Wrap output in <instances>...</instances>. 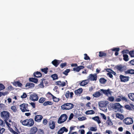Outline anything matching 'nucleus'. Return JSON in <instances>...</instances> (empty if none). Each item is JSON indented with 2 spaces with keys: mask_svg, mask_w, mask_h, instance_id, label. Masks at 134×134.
I'll return each mask as SVG.
<instances>
[{
  "mask_svg": "<svg viewBox=\"0 0 134 134\" xmlns=\"http://www.w3.org/2000/svg\"><path fill=\"white\" fill-rule=\"evenodd\" d=\"M112 92L110 91V89L108 88L107 90H104L103 89H100L98 91L94 92L92 95L93 96L96 98H98L101 95H103V94L105 96L109 97L111 96V94Z\"/></svg>",
  "mask_w": 134,
  "mask_h": 134,
  "instance_id": "f257e3e1",
  "label": "nucleus"
},
{
  "mask_svg": "<svg viewBox=\"0 0 134 134\" xmlns=\"http://www.w3.org/2000/svg\"><path fill=\"white\" fill-rule=\"evenodd\" d=\"M20 122L22 124L25 126H27L28 127L32 126L34 124V121L32 118L27 119L23 120H21Z\"/></svg>",
  "mask_w": 134,
  "mask_h": 134,
  "instance_id": "f03ea898",
  "label": "nucleus"
},
{
  "mask_svg": "<svg viewBox=\"0 0 134 134\" xmlns=\"http://www.w3.org/2000/svg\"><path fill=\"white\" fill-rule=\"evenodd\" d=\"M111 107L115 110V112L122 113L123 110L122 108L123 107L119 103L113 104L111 105Z\"/></svg>",
  "mask_w": 134,
  "mask_h": 134,
  "instance_id": "7ed1b4c3",
  "label": "nucleus"
},
{
  "mask_svg": "<svg viewBox=\"0 0 134 134\" xmlns=\"http://www.w3.org/2000/svg\"><path fill=\"white\" fill-rule=\"evenodd\" d=\"M0 114L1 117L4 121L8 120L9 118L10 113L8 111H3L1 112Z\"/></svg>",
  "mask_w": 134,
  "mask_h": 134,
  "instance_id": "20e7f679",
  "label": "nucleus"
},
{
  "mask_svg": "<svg viewBox=\"0 0 134 134\" xmlns=\"http://www.w3.org/2000/svg\"><path fill=\"white\" fill-rule=\"evenodd\" d=\"M74 105L70 103H67L64 104L61 106V108L63 110H69L72 109Z\"/></svg>",
  "mask_w": 134,
  "mask_h": 134,
  "instance_id": "39448f33",
  "label": "nucleus"
},
{
  "mask_svg": "<svg viewBox=\"0 0 134 134\" xmlns=\"http://www.w3.org/2000/svg\"><path fill=\"white\" fill-rule=\"evenodd\" d=\"M68 118V116L66 114L62 115L59 118L58 122L59 124H61L65 121Z\"/></svg>",
  "mask_w": 134,
  "mask_h": 134,
  "instance_id": "423d86ee",
  "label": "nucleus"
},
{
  "mask_svg": "<svg viewBox=\"0 0 134 134\" xmlns=\"http://www.w3.org/2000/svg\"><path fill=\"white\" fill-rule=\"evenodd\" d=\"M28 106L27 104L23 103L20 105V109L22 112L29 111V110L28 108Z\"/></svg>",
  "mask_w": 134,
  "mask_h": 134,
  "instance_id": "0eeeda50",
  "label": "nucleus"
},
{
  "mask_svg": "<svg viewBox=\"0 0 134 134\" xmlns=\"http://www.w3.org/2000/svg\"><path fill=\"white\" fill-rule=\"evenodd\" d=\"M123 122L126 125H130L133 123V120L132 118L127 117L124 120Z\"/></svg>",
  "mask_w": 134,
  "mask_h": 134,
  "instance_id": "6e6552de",
  "label": "nucleus"
},
{
  "mask_svg": "<svg viewBox=\"0 0 134 134\" xmlns=\"http://www.w3.org/2000/svg\"><path fill=\"white\" fill-rule=\"evenodd\" d=\"M118 97L119 98H117L116 99V101L117 102H120L121 100L125 102H128L130 101V100L126 98L125 97H123L122 95L119 96Z\"/></svg>",
  "mask_w": 134,
  "mask_h": 134,
  "instance_id": "1a4fd4ad",
  "label": "nucleus"
},
{
  "mask_svg": "<svg viewBox=\"0 0 134 134\" xmlns=\"http://www.w3.org/2000/svg\"><path fill=\"white\" fill-rule=\"evenodd\" d=\"M124 108L127 110H134V105L132 103H130L125 105Z\"/></svg>",
  "mask_w": 134,
  "mask_h": 134,
  "instance_id": "9d476101",
  "label": "nucleus"
},
{
  "mask_svg": "<svg viewBox=\"0 0 134 134\" xmlns=\"http://www.w3.org/2000/svg\"><path fill=\"white\" fill-rule=\"evenodd\" d=\"M30 99L34 102L37 101L38 100V97L37 94L34 93L30 95Z\"/></svg>",
  "mask_w": 134,
  "mask_h": 134,
  "instance_id": "9b49d317",
  "label": "nucleus"
},
{
  "mask_svg": "<svg viewBox=\"0 0 134 134\" xmlns=\"http://www.w3.org/2000/svg\"><path fill=\"white\" fill-rule=\"evenodd\" d=\"M115 68L121 72H122L126 69V67L125 66H122L120 65L116 66Z\"/></svg>",
  "mask_w": 134,
  "mask_h": 134,
  "instance_id": "f8f14e48",
  "label": "nucleus"
},
{
  "mask_svg": "<svg viewBox=\"0 0 134 134\" xmlns=\"http://www.w3.org/2000/svg\"><path fill=\"white\" fill-rule=\"evenodd\" d=\"M88 79L92 81H96L97 80V74H91L89 75Z\"/></svg>",
  "mask_w": 134,
  "mask_h": 134,
  "instance_id": "ddd939ff",
  "label": "nucleus"
},
{
  "mask_svg": "<svg viewBox=\"0 0 134 134\" xmlns=\"http://www.w3.org/2000/svg\"><path fill=\"white\" fill-rule=\"evenodd\" d=\"M119 78L121 81L126 82L129 80V76H124L122 75H120Z\"/></svg>",
  "mask_w": 134,
  "mask_h": 134,
  "instance_id": "4468645a",
  "label": "nucleus"
},
{
  "mask_svg": "<svg viewBox=\"0 0 134 134\" xmlns=\"http://www.w3.org/2000/svg\"><path fill=\"white\" fill-rule=\"evenodd\" d=\"M68 131V130L65 127H63L61 128L58 131L57 133L58 134H62L64 132H67Z\"/></svg>",
  "mask_w": 134,
  "mask_h": 134,
  "instance_id": "2eb2a0df",
  "label": "nucleus"
},
{
  "mask_svg": "<svg viewBox=\"0 0 134 134\" xmlns=\"http://www.w3.org/2000/svg\"><path fill=\"white\" fill-rule=\"evenodd\" d=\"M43 118V117L42 115H37L35 116V120L37 122H39L41 121Z\"/></svg>",
  "mask_w": 134,
  "mask_h": 134,
  "instance_id": "dca6fc26",
  "label": "nucleus"
},
{
  "mask_svg": "<svg viewBox=\"0 0 134 134\" xmlns=\"http://www.w3.org/2000/svg\"><path fill=\"white\" fill-rule=\"evenodd\" d=\"M108 104V102L106 101H101L99 102L98 105L101 108H103L106 107Z\"/></svg>",
  "mask_w": 134,
  "mask_h": 134,
  "instance_id": "f3484780",
  "label": "nucleus"
},
{
  "mask_svg": "<svg viewBox=\"0 0 134 134\" xmlns=\"http://www.w3.org/2000/svg\"><path fill=\"white\" fill-rule=\"evenodd\" d=\"M55 83L56 85L62 87L65 86H66V83L65 82H61L60 81L56 82Z\"/></svg>",
  "mask_w": 134,
  "mask_h": 134,
  "instance_id": "a211bd4d",
  "label": "nucleus"
},
{
  "mask_svg": "<svg viewBox=\"0 0 134 134\" xmlns=\"http://www.w3.org/2000/svg\"><path fill=\"white\" fill-rule=\"evenodd\" d=\"M47 95H49L51 96L52 97L53 101L54 102H58L59 100V98H57L56 97L53 96L50 92H48L47 93Z\"/></svg>",
  "mask_w": 134,
  "mask_h": 134,
  "instance_id": "6ab92c4d",
  "label": "nucleus"
},
{
  "mask_svg": "<svg viewBox=\"0 0 134 134\" xmlns=\"http://www.w3.org/2000/svg\"><path fill=\"white\" fill-rule=\"evenodd\" d=\"M52 63L55 67H57L60 63V61L57 59H54Z\"/></svg>",
  "mask_w": 134,
  "mask_h": 134,
  "instance_id": "aec40b11",
  "label": "nucleus"
},
{
  "mask_svg": "<svg viewBox=\"0 0 134 134\" xmlns=\"http://www.w3.org/2000/svg\"><path fill=\"white\" fill-rule=\"evenodd\" d=\"M49 125L50 128L52 129H53L55 127V122L53 121H50Z\"/></svg>",
  "mask_w": 134,
  "mask_h": 134,
  "instance_id": "412c9836",
  "label": "nucleus"
},
{
  "mask_svg": "<svg viewBox=\"0 0 134 134\" xmlns=\"http://www.w3.org/2000/svg\"><path fill=\"white\" fill-rule=\"evenodd\" d=\"M84 68V66L81 65L79 66H77V67L76 68H73V70L74 71H76L77 72H79L81 70L83 69Z\"/></svg>",
  "mask_w": 134,
  "mask_h": 134,
  "instance_id": "4be33fe9",
  "label": "nucleus"
},
{
  "mask_svg": "<svg viewBox=\"0 0 134 134\" xmlns=\"http://www.w3.org/2000/svg\"><path fill=\"white\" fill-rule=\"evenodd\" d=\"M34 75L35 77L39 78L42 76V74L41 72L37 71L34 73Z\"/></svg>",
  "mask_w": 134,
  "mask_h": 134,
  "instance_id": "5701e85b",
  "label": "nucleus"
},
{
  "mask_svg": "<svg viewBox=\"0 0 134 134\" xmlns=\"http://www.w3.org/2000/svg\"><path fill=\"white\" fill-rule=\"evenodd\" d=\"M82 92V89L81 88H79L77 90H75L74 93L77 95H80Z\"/></svg>",
  "mask_w": 134,
  "mask_h": 134,
  "instance_id": "b1692460",
  "label": "nucleus"
},
{
  "mask_svg": "<svg viewBox=\"0 0 134 134\" xmlns=\"http://www.w3.org/2000/svg\"><path fill=\"white\" fill-rule=\"evenodd\" d=\"M89 82V81L88 79L82 81L80 83L81 86H84L86 85Z\"/></svg>",
  "mask_w": 134,
  "mask_h": 134,
  "instance_id": "393cba45",
  "label": "nucleus"
},
{
  "mask_svg": "<svg viewBox=\"0 0 134 134\" xmlns=\"http://www.w3.org/2000/svg\"><path fill=\"white\" fill-rule=\"evenodd\" d=\"M128 96L130 100L133 101H134V93H129L128 95Z\"/></svg>",
  "mask_w": 134,
  "mask_h": 134,
  "instance_id": "a878e982",
  "label": "nucleus"
},
{
  "mask_svg": "<svg viewBox=\"0 0 134 134\" xmlns=\"http://www.w3.org/2000/svg\"><path fill=\"white\" fill-rule=\"evenodd\" d=\"M125 74H134V70L130 69L127 70L125 71Z\"/></svg>",
  "mask_w": 134,
  "mask_h": 134,
  "instance_id": "bb28decb",
  "label": "nucleus"
},
{
  "mask_svg": "<svg viewBox=\"0 0 134 134\" xmlns=\"http://www.w3.org/2000/svg\"><path fill=\"white\" fill-rule=\"evenodd\" d=\"M116 116L117 118L120 119L121 120H122L124 118V116L120 113H116Z\"/></svg>",
  "mask_w": 134,
  "mask_h": 134,
  "instance_id": "cd10ccee",
  "label": "nucleus"
},
{
  "mask_svg": "<svg viewBox=\"0 0 134 134\" xmlns=\"http://www.w3.org/2000/svg\"><path fill=\"white\" fill-rule=\"evenodd\" d=\"M29 80L30 81L34 82L35 83H37L38 81V80L35 78H30Z\"/></svg>",
  "mask_w": 134,
  "mask_h": 134,
  "instance_id": "c85d7f7f",
  "label": "nucleus"
},
{
  "mask_svg": "<svg viewBox=\"0 0 134 134\" xmlns=\"http://www.w3.org/2000/svg\"><path fill=\"white\" fill-rule=\"evenodd\" d=\"M34 84L31 83H27L25 87H28V88H30L31 87H33L34 86Z\"/></svg>",
  "mask_w": 134,
  "mask_h": 134,
  "instance_id": "c756f323",
  "label": "nucleus"
},
{
  "mask_svg": "<svg viewBox=\"0 0 134 134\" xmlns=\"http://www.w3.org/2000/svg\"><path fill=\"white\" fill-rule=\"evenodd\" d=\"M92 119L96 121L98 124L101 123V121L99 120V118L98 116H96L92 118Z\"/></svg>",
  "mask_w": 134,
  "mask_h": 134,
  "instance_id": "7c9ffc66",
  "label": "nucleus"
},
{
  "mask_svg": "<svg viewBox=\"0 0 134 134\" xmlns=\"http://www.w3.org/2000/svg\"><path fill=\"white\" fill-rule=\"evenodd\" d=\"M14 85L15 86H17L19 87H21L23 86L22 84L19 81L15 82Z\"/></svg>",
  "mask_w": 134,
  "mask_h": 134,
  "instance_id": "2f4dec72",
  "label": "nucleus"
},
{
  "mask_svg": "<svg viewBox=\"0 0 134 134\" xmlns=\"http://www.w3.org/2000/svg\"><path fill=\"white\" fill-rule=\"evenodd\" d=\"M48 70V68L46 67L44 68H42L41 70L42 72H44L45 74H47Z\"/></svg>",
  "mask_w": 134,
  "mask_h": 134,
  "instance_id": "473e14b6",
  "label": "nucleus"
},
{
  "mask_svg": "<svg viewBox=\"0 0 134 134\" xmlns=\"http://www.w3.org/2000/svg\"><path fill=\"white\" fill-rule=\"evenodd\" d=\"M53 104V103L52 102L50 101H47L44 102L43 105L44 106H46L47 105H52Z\"/></svg>",
  "mask_w": 134,
  "mask_h": 134,
  "instance_id": "72a5a7b5",
  "label": "nucleus"
},
{
  "mask_svg": "<svg viewBox=\"0 0 134 134\" xmlns=\"http://www.w3.org/2000/svg\"><path fill=\"white\" fill-rule=\"evenodd\" d=\"M123 59L125 61L127 62L129 60V57L126 54H124L123 55Z\"/></svg>",
  "mask_w": 134,
  "mask_h": 134,
  "instance_id": "f704fd0d",
  "label": "nucleus"
},
{
  "mask_svg": "<svg viewBox=\"0 0 134 134\" xmlns=\"http://www.w3.org/2000/svg\"><path fill=\"white\" fill-rule=\"evenodd\" d=\"M51 77L53 78V80H55L58 79V75L55 73L52 75Z\"/></svg>",
  "mask_w": 134,
  "mask_h": 134,
  "instance_id": "c9c22d12",
  "label": "nucleus"
},
{
  "mask_svg": "<svg viewBox=\"0 0 134 134\" xmlns=\"http://www.w3.org/2000/svg\"><path fill=\"white\" fill-rule=\"evenodd\" d=\"M94 113L95 112L93 110L87 111L86 112V114L87 115L92 114Z\"/></svg>",
  "mask_w": 134,
  "mask_h": 134,
  "instance_id": "e433bc0d",
  "label": "nucleus"
},
{
  "mask_svg": "<svg viewBox=\"0 0 134 134\" xmlns=\"http://www.w3.org/2000/svg\"><path fill=\"white\" fill-rule=\"evenodd\" d=\"M99 56L100 57L105 56L106 55V54L102 51H100L99 52Z\"/></svg>",
  "mask_w": 134,
  "mask_h": 134,
  "instance_id": "4c0bfd02",
  "label": "nucleus"
},
{
  "mask_svg": "<svg viewBox=\"0 0 134 134\" xmlns=\"http://www.w3.org/2000/svg\"><path fill=\"white\" fill-rule=\"evenodd\" d=\"M99 82L101 83L104 84L107 81V80L104 78H101L99 80Z\"/></svg>",
  "mask_w": 134,
  "mask_h": 134,
  "instance_id": "58836bf2",
  "label": "nucleus"
},
{
  "mask_svg": "<svg viewBox=\"0 0 134 134\" xmlns=\"http://www.w3.org/2000/svg\"><path fill=\"white\" fill-rule=\"evenodd\" d=\"M5 104L2 103H0V111L4 110L5 109Z\"/></svg>",
  "mask_w": 134,
  "mask_h": 134,
  "instance_id": "ea45409f",
  "label": "nucleus"
},
{
  "mask_svg": "<svg viewBox=\"0 0 134 134\" xmlns=\"http://www.w3.org/2000/svg\"><path fill=\"white\" fill-rule=\"evenodd\" d=\"M106 122L108 125L111 126L113 124L111 120L109 119V118H108V119L107 120Z\"/></svg>",
  "mask_w": 134,
  "mask_h": 134,
  "instance_id": "a19ab883",
  "label": "nucleus"
},
{
  "mask_svg": "<svg viewBox=\"0 0 134 134\" xmlns=\"http://www.w3.org/2000/svg\"><path fill=\"white\" fill-rule=\"evenodd\" d=\"M41 81L40 83V84L39 85L41 87L43 88L44 87V86L43 84V81L45 80V79L43 78L41 80Z\"/></svg>",
  "mask_w": 134,
  "mask_h": 134,
  "instance_id": "79ce46f5",
  "label": "nucleus"
},
{
  "mask_svg": "<svg viewBox=\"0 0 134 134\" xmlns=\"http://www.w3.org/2000/svg\"><path fill=\"white\" fill-rule=\"evenodd\" d=\"M46 99L43 97H41L39 100V102L40 103H43L45 100Z\"/></svg>",
  "mask_w": 134,
  "mask_h": 134,
  "instance_id": "37998d69",
  "label": "nucleus"
},
{
  "mask_svg": "<svg viewBox=\"0 0 134 134\" xmlns=\"http://www.w3.org/2000/svg\"><path fill=\"white\" fill-rule=\"evenodd\" d=\"M70 71V69H66L65 70L64 72H63V73L65 75L67 76L68 75V73Z\"/></svg>",
  "mask_w": 134,
  "mask_h": 134,
  "instance_id": "c03bdc74",
  "label": "nucleus"
},
{
  "mask_svg": "<svg viewBox=\"0 0 134 134\" xmlns=\"http://www.w3.org/2000/svg\"><path fill=\"white\" fill-rule=\"evenodd\" d=\"M90 130L92 131H96L97 130V127H91L90 128Z\"/></svg>",
  "mask_w": 134,
  "mask_h": 134,
  "instance_id": "a18cd8bd",
  "label": "nucleus"
},
{
  "mask_svg": "<svg viewBox=\"0 0 134 134\" xmlns=\"http://www.w3.org/2000/svg\"><path fill=\"white\" fill-rule=\"evenodd\" d=\"M37 134H44V133L43 130L41 129H38Z\"/></svg>",
  "mask_w": 134,
  "mask_h": 134,
  "instance_id": "49530a36",
  "label": "nucleus"
},
{
  "mask_svg": "<svg viewBox=\"0 0 134 134\" xmlns=\"http://www.w3.org/2000/svg\"><path fill=\"white\" fill-rule=\"evenodd\" d=\"M84 59L85 60H90V57L87 55L86 54H84Z\"/></svg>",
  "mask_w": 134,
  "mask_h": 134,
  "instance_id": "de8ad7c7",
  "label": "nucleus"
},
{
  "mask_svg": "<svg viewBox=\"0 0 134 134\" xmlns=\"http://www.w3.org/2000/svg\"><path fill=\"white\" fill-rule=\"evenodd\" d=\"M78 119L79 121H82L86 119V118L85 117L82 116L81 117L78 118Z\"/></svg>",
  "mask_w": 134,
  "mask_h": 134,
  "instance_id": "09e8293b",
  "label": "nucleus"
},
{
  "mask_svg": "<svg viewBox=\"0 0 134 134\" xmlns=\"http://www.w3.org/2000/svg\"><path fill=\"white\" fill-rule=\"evenodd\" d=\"M129 54L131 57H134V51H131L129 52Z\"/></svg>",
  "mask_w": 134,
  "mask_h": 134,
  "instance_id": "8fccbe9b",
  "label": "nucleus"
},
{
  "mask_svg": "<svg viewBox=\"0 0 134 134\" xmlns=\"http://www.w3.org/2000/svg\"><path fill=\"white\" fill-rule=\"evenodd\" d=\"M67 65V63L66 62L62 63L60 65V67L61 68H63L65 66Z\"/></svg>",
  "mask_w": 134,
  "mask_h": 134,
  "instance_id": "3c124183",
  "label": "nucleus"
},
{
  "mask_svg": "<svg viewBox=\"0 0 134 134\" xmlns=\"http://www.w3.org/2000/svg\"><path fill=\"white\" fill-rule=\"evenodd\" d=\"M112 51H114L115 52L119 51L120 49L119 48H113L111 49Z\"/></svg>",
  "mask_w": 134,
  "mask_h": 134,
  "instance_id": "603ef678",
  "label": "nucleus"
},
{
  "mask_svg": "<svg viewBox=\"0 0 134 134\" xmlns=\"http://www.w3.org/2000/svg\"><path fill=\"white\" fill-rule=\"evenodd\" d=\"M114 99V98L113 96H110L108 98V100L111 102L113 101Z\"/></svg>",
  "mask_w": 134,
  "mask_h": 134,
  "instance_id": "864d4df0",
  "label": "nucleus"
},
{
  "mask_svg": "<svg viewBox=\"0 0 134 134\" xmlns=\"http://www.w3.org/2000/svg\"><path fill=\"white\" fill-rule=\"evenodd\" d=\"M4 85L2 83H0V91L2 90L5 88Z\"/></svg>",
  "mask_w": 134,
  "mask_h": 134,
  "instance_id": "5fc2aeb1",
  "label": "nucleus"
},
{
  "mask_svg": "<svg viewBox=\"0 0 134 134\" xmlns=\"http://www.w3.org/2000/svg\"><path fill=\"white\" fill-rule=\"evenodd\" d=\"M129 51L127 49L124 50L121 52L123 54L125 53H129Z\"/></svg>",
  "mask_w": 134,
  "mask_h": 134,
  "instance_id": "6e6d98bb",
  "label": "nucleus"
},
{
  "mask_svg": "<svg viewBox=\"0 0 134 134\" xmlns=\"http://www.w3.org/2000/svg\"><path fill=\"white\" fill-rule=\"evenodd\" d=\"M70 92L69 91H68L66 92L65 94V96L67 98H68L69 97Z\"/></svg>",
  "mask_w": 134,
  "mask_h": 134,
  "instance_id": "4d7b16f0",
  "label": "nucleus"
},
{
  "mask_svg": "<svg viewBox=\"0 0 134 134\" xmlns=\"http://www.w3.org/2000/svg\"><path fill=\"white\" fill-rule=\"evenodd\" d=\"M27 95L25 93H23L22 95L21 96V98H24L26 97Z\"/></svg>",
  "mask_w": 134,
  "mask_h": 134,
  "instance_id": "13d9d810",
  "label": "nucleus"
},
{
  "mask_svg": "<svg viewBox=\"0 0 134 134\" xmlns=\"http://www.w3.org/2000/svg\"><path fill=\"white\" fill-rule=\"evenodd\" d=\"M8 120L4 121L5 123L7 125V126L9 128L10 127L11 125L7 122Z\"/></svg>",
  "mask_w": 134,
  "mask_h": 134,
  "instance_id": "bf43d9fd",
  "label": "nucleus"
},
{
  "mask_svg": "<svg viewBox=\"0 0 134 134\" xmlns=\"http://www.w3.org/2000/svg\"><path fill=\"white\" fill-rule=\"evenodd\" d=\"M11 125H12V126L15 127H16L17 126V125L16 123L14 122H12Z\"/></svg>",
  "mask_w": 134,
  "mask_h": 134,
  "instance_id": "052dcab7",
  "label": "nucleus"
},
{
  "mask_svg": "<svg viewBox=\"0 0 134 134\" xmlns=\"http://www.w3.org/2000/svg\"><path fill=\"white\" fill-rule=\"evenodd\" d=\"M5 129L4 128H2L1 129H0V134H2L5 131Z\"/></svg>",
  "mask_w": 134,
  "mask_h": 134,
  "instance_id": "680f3d73",
  "label": "nucleus"
},
{
  "mask_svg": "<svg viewBox=\"0 0 134 134\" xmlns=\"http://www.w3.org/2000/svg\"><path fill=\"white\" fill-rule=\"evenodd\" d=\"M30 104L31 105V106H32L33 108H35V103L34 102H31L30 103Z\"/></svg>",
  "mask_w": 134,
  "mask_h": 134,
  "instance_id": "e2e57ef3",
  "label": "nucleus"
},
{
  "mask_svg": "<svg viewBox=\"0 0 134 134\" xmlns=\"http://www.w3.org/2000/svg\"><path fill=\"white\" fill-rule=\"evenodd\" d=\"M11 108L14 111H15L16 110V107L15 106H12Z\"/></svg>",
  "mask_w": 134,
  "mask_h": 134,
  "instance_id": "0e129e2a",
  "label": "nucleus"
},
{
  "mask_svg": "<svg viewBox=\"0 0 134 134\" xmlns=\"http://www.w3.org/2000/svg\"><path fill=\"white\" fill-rule=\"evenodd\" d=\"M48 122V121L47 119H44L43 120V122L44 125H46L47 124Z\"/></svg>",
  "mask_w": 134,
  "mask_h": 134,
  "instance_id": "69168bd1",
  "label": "nucleus"
},
{
  "mask_svg": "<svg viewBox=\"0 0 134 134\" xmlns=\"http://www.w3.org/2000/svg\"><path fill=\"white\" fill-rule=\"evenodd\" d=\"M73 114L72 113H71L69 118V120H70L72 119L73 118Z\"/></svg>",
  "mask_w": 134,
  "mask_h": 134,
  "instance_id": "338daca9",
  "label": "nucleus"
},
{
  "mask_svg": "<svg viewBox=\"0 0 134 134\" xmlns=\"http://www.w3.org/2000/svg\"><path fill=\"white\" fill-rule=\"evenodd\" d=\"M4 124V122L3 121L0 119V125H3Z\"/></svg>",
  "mask_w": 134,
  "mask_h": 134,
  "instance_id": "774afa93",
  "label": "nucleus"
}]
</instances>
